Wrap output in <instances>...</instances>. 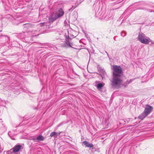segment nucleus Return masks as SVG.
Here are the masks:
<instances>
[{
  "mask_svg": "<svg viewBox=\"0 0 154 154\" xmlns=\"http://www.w3.org/2000/svg\"><path fill=\"white\" fill-rule=\"evenodd\" d=\"M113 78L112 82V86L118 87L122 84V81L121 79L123 75V71L121 67L115 65L113 66Z\"/></svg>",
  "mask_w": 154,
  "mask_h": 154,
  "instance_id": "obj_1",
  "label": "nucleus"
},
{
  "mask_svg": "<svg viewBox=\"0 0 154 154\" xmlns=\"http://www.w3.org/2000/svg\"><path fill=\"white\" fill-rule=\"evenodd\" d=\"M138 40L142 43L145 44H149L150 42H151L150 44V45L154 44V42L152 41L149 37L146 36L143 33L140 34L139 35Z\"/></svg>",
  "mask_w": 154,
  "mask_h": 154,
  "instance_id": "obj_2",
  "label": "nucleus"
},
{
  "mask_svg": "<svg viewBox=\"0 0 154 154\" xmlns=\"http://www.w3.org/2000/svg\"><path fill=\"white\" fill-rule=\"evenodd\" d=\"M64 11L62 9H60L56 13L53 12L50 16V19L51 21H54L61 17L64 14Z\"/></svg>",
  "mask_w": 154,
  "mask_h": 154,
  "instance_id": "obj_3",
  "label": "nucleus"
},
{
  "mask_svg": "<svg viewBox=\"0 0 154 154\" xmlns=\"http://www.w3.org/2000/svg\"><path fill=\"white\" fill-rule=\"evenodd\" d=\"M23 147L20 145H16L11 150H12V152L16 153L18 152L20 149H22Z\"/></svg>",
  "mask_w": 154,
  "mask_h": 154,
  "instance_id": "obj_4",
  "label": "nucleus"
},
{
  "mask_svg": "<svg viewBox=\"0 0 154 154\" xmlns=\"http://www.w3.org/2000/svg\"><path fill=\"white\" fill-rule=\"evenodd\" d=\"M153 109V107L149 105H146L144 111L147 115H149Z\"/></svg>",
  "mask_w": 154,
  "mask_h": 154,
  "instance_id": "obj_5",
  "label": "nucleus"
},
{
  "mask_svg": "<svg viewBox=\"0 0 154 154\" xmlns=\"http://www.w3.org/2000/svg\"><path fill=\"white\" fill-rule=\"evenodd\" d=\"M72 45H73L72 42H71L67 41L65 42V43L63 46L66 47H71L72 48Z\"/></svg>",
  "mask_w": 154,
  "mask_h": 154,
  "instance_id": "obj_6",
  "label": "nucleus"
},
{
  "mask_svg": "<svg viewBox=\"0 0 154 154\" xmlns=\"http://www.w3.org/2000/svg\"><path fill=\"white\" fill-rule=\"evenodd\" d=\"M82 143L85 146L91 148L93 146L92 144L86 141H84Z\"/></svg>",
  "mask_w": 154,
  "mask_h": 154,
  "instance_id": "obj_7",
  "label": "nucleus"
},
{
  "mask_svg": "<svg viewBox=\"0 0 154 154\" xmlns=\"http://www.w3.org/2000/svg\"><path fill=\"white\" fill-rule=\"evenodd\" d=\"M147 115L143 112L139 116V118L141 120L143 119Z\"/></svg>",
  "mask_w": 154,
  "mask_h": 154,
  "instance_id": "obj_8",
  "label": "nucleus"
},
{
  "mask_svg": "<svg viewBox=\"0 0 154 154\" xmlns=\"http://www.w3.org/2000/svg\"><path fill=\"white\" fill-rule=\"evenodd\" d=\"M104 85L105 84L103 82L99 83L97 84L96 86L98 89H101L104 86Z\"/></svg>",
  "mask_w": 154,
  "mask_h": 154,
  "instance_id": "obj_9",
  "label": "nucleus"
},
{
  "mask_svg": "<svg viewBox=\"0 0 154 154\" xmlns=\"http://www.w3.org/2000/svg\"><path fill=\"white\" fill-rule=\"evenodd\" d=\"M60 134V133H57L55 132H51L50 134V136L51 137H57L58 135H59Z\"/></svg>",
  "mask_w": 154,
  "mask_h": 154,
  "instance_id": "obj_10",
  "label": "nucleus"
},
{
  "mask_svg": "<svg viewBox=\"0 0 154 154\" xmlns=\"http://www.w3.org/2000/svg\"><path fill=\"white\" fill-rule=\"evenodd\" d=\"M36 139L38 141H42L44 140V138L42 135H40L36 138Z\"/></svg>",
  "mask_w": 154,
  "mask_h": 154,
  "instance_id": "obj_11",
  "label": "nucleus"
},
{
  "mask_svg": "<svg viewBox=\"0 0 154 154\" xmlns=\"http://www.w3.org/2000/svg\"><path fill=\"white\" fill-rule=\"evenodd\" d=\"M98 71H100L101 72H103L104 71V70L103 69H101L100 67H98Z\"/></svg>",
  "mask_w": 154,
  "mask_h": 154,
  "instance_id": "obj_12",
  "label": "nucleus"
},
{
  "mask_svg": "<svg viewBox=\"0 0 154 154\" xmlns=\"http://www.w3.org/2000/svg\"><path fill=\"white\" fill-rule=\"evenodd\" d=\"M32 139L33 140H37V139H36V138H33Z\"/></svg>",
  "mask_w": 154,
  "mask_h": 154,
  "instance_id": "obj_13",
  "label": "nucleus"
},
{
  "mask_svg": "<svg viewBox=\"0 0 154 154\" xmlns=\"http://www.w3.org/2000/svg\"><path fill=\"white\" fill-rule=\"evenodd\" d=\"M43 23H41V26H43Z\"/></svg>",
  "mask_w": 154,
  "mask_h": 154,
  "instance_id": "obj_14",
  "label": "nucleus"
}]
</instances>
